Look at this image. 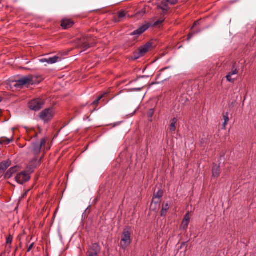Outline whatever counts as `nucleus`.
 Here are the masks:
<instances>
[{
  "instance_id": "c756f323",
  "label": "nucleus",
  "mask_w": 256,
  "mask_h": 256,
  "mask_svg": "<svg viewBox=\"0 0 256 256\" xmlns=\"http://www.w3.org/2000/svg\"><path fill=\"white\" fill-rule=\"evenodd\" d=\"M119 18H122L126 16V14L124 10H120L118 13Z\"/></svg>"
},
{
  "instance_id": "4be33fe9",
  "label": "nucleus",
  "mask_w": 256,
  "mask_h": 256,
  "mask_svg": "<svg viewBox=\"0 0 256 256\" xmlns=\"http://www.w3.org/2000/svg\"><path fill=\"white\" fill-rule=\"evenodd\" d=\"M223 118L224 120V122L222 124V129L225 130L226 128V126L229 121L228 112H226L223 114Z\"/></svg>"
},
{
  "instance_id": "f8f14e48",
  "label": "nucleus",
  "mask_w": 256,
  "mask_h": 256,
  "mask_svg": "<svg viewBox=\"0 0 256 256\" xmlns=\"http://www.w3.org/2000/svg\"><path fill=\"white\" fill-rule=\"evenodd\" d=\"M40 165V161H38L36 157L34 158L26 166L27 171L30 174L34 172V170Z\"/></svg>"
},
{
  "instance_id": "6e6552de",
  "label": "nucleus",
  "mask_w": 256,
  "mask_h": 256,
  "mask_svg": "<svg viewBox=\"0 0 256 256\" xmlns=\"http://www.w3.org/2000/svg\"><path fill=\"white\" fill-rule=\"evenodd\" d=\"M15 179L18 183L23 184L30 180V173L28 171H22L17 174Z\"/></svg>"
},
{
  "instance_id": "aec40b11",
  "label": "nucleus",
  "mask_w": 256,
  "mask_h": 256,
  "mask_svg": "<svg viewBox=\"0 0 256 256\" xmlns=\"http://www.w3.org/2000/svg\"><path fill=\"white\" fill-rule=\"evenodd\" d=\"M170 206L168 203H166L164 204H163L162 209L160 212V216H166L167 214V211L169 209Z\"/></svg>"
},
{
  "instance_id": "c85d7f7f",
  "label": "nucleus",
  "mask_w": 256,
  "mask_h": 256,
  "mask_svg": "<svg viewBox=\"0 0 256 256\" xmlns=\"http://www.w3.org/2000/svg\"><path fill=\"white\" fill-rule=\"evenodd\" d=\"M189 220H190V218L188 216V214H187L184 216V218L182 221V224H184L185 226H187L188 224Z\"/></svg>"
},
{
  "instance_id": "58836bf2",
  "label": "nucleus",
  "mask_w": 256,
  "mask_h": 256,
  "mask_svg": "<svg viewBox=\"0 0 256 256\" xmlns=\"http://www.w3.org/2000/svg\"><path fill=\"white\" fill-rule=\"evenodd\" d=\"M198 21H196V22L194 24L193 26H192V29L194 28V26H196L197 25V24H198Z\"/></svg>"
},
{
  "instance_id": "de8ad7c7",
  "label": "nucleus",
  "mask_w": 256,
  "mask_h": 256,
  "mask_svg": "<svg viewBox=\"0 0 256 256\" xmlns=\"http://www.w3.org/2000/svg\"><path fill=\"white\" fill-rule=\"evenodd\" d=\"M144 77H145V76H142L140 78H144Z\"/></svg>"
},
{
  "instance_id": "a18cd8bd",
  "label": "nucleus",
  "mask_w": 256,
  "mask_h": 256,
  "mask_svg": "<svg viewBox=\"0 0 256 256\" xmlns=\"http://www.w3.org/2000/svg\"><path fill=\"white\" fill-rule=\"evenodd\" d=\"M5 255V253H2L0 254V256H4Z\"/></svg>"
},
{
  "instance_id": "7c9ffc66",
  "label": "nucleus",
  "mask_w": 256,
  "mask_h": 256,
  "mask_svg": "<svg viewBox=\"0 0 256 256\" xmlns=\"http://www.w3.org/2000/svg\"><path fill=\"white\" fill-rule=\"evenodd\" d=\"M13 240V237L12 235L10 234L9 236L6 237V243L7 244H11Z\"/></svg>"
},
{
  "instance_id": "f704fd0d",
  "label": "nucleus",
  "mask_w": 256,
  "mask_h": 256,
  "mask_svg": "<svg viewBox=\"0 0 256 256\" xmlns=\"http://www.w3.org/2000/svg\"><path fill=\"white\" fill-rule=\"evenodd\" d=\"M144 88V86H142L141 87H139V88H131V91H132V92H137V91H140L141 90Z\"/></svg>"
},
{
  "instance_id": "37998d69",
  "label": "nucleus",
  "mask_w": 256,
  "mask_h": 256,
  "mask_svg": "<svg viewBox=\"0 0 256 256\" xmlns=\"http://www.w3.org/2000/svg\"><path fill=\"white\" fill-rule=\"evenodd\" d=\"M3 99L4 98L0 96V102H1L2 101Z\"/></svg>"
},
{
  "instance_id": "9b49d317",
  "label": "nucleus",
  "mask_w": 256,
  "mask_h": 256,
  "mask_svg": "<svg viewBox=\"0 0 256 256\" xmlns=\"http://www.w3.org/2000/svg\"><path fill=\"white\" fill-rule=\"evenodd\" d=\"M150 24H145L140 27L137 30H134L131 34H130V36H136V38L142 34L144 32H146L150 27Z\"/></svg>"
},
{
  "instance_id": "cd10ccee",
  "label": "nucleus",
  "mask_w": 256,
  "mask_h": 256,
  "mask_svg": "<svg viewBox=\"0 0 256 256\" xmlns=\"http://www.w3.org/2000/svg\"><path fill=\"white\" fill-rule=\"evenodd\" d=\"M200 32V30H196L194 32H190L188 36L187 40H190L194 35L198 34Z\"/></svg>"
},
{
  "instance_id": "2eb2a0df",
  "label": "nucleus",
  "mask_w": 256,
  "mask_h": 256,
  "mask_svg": "<svg viewBox=\"0 0 256 256\" xmlns=\"http://www.w3.org/2000/svg\"><path fill=\"white\" fill-rule=\"evenodd\" d=\"M18 168L17 166L10 168L4 174V178L6 180L10 179L12 176L17 172Z\"/></svg>"
},
{
  "instance_id": "ea45409f",
  "label": "nucleus",
  "mask_w": 256,
  "mask_h": 256,
  "mask_svg": "<svg viewBox=\"0 0 256 256\" xmlns=\"http://www.w3.org/2000/svg\"><path fill=\"white\" fill-rule=\"evenodd\" d=\"M44 157V154L42 156H41L39 160H38V161H40V164H41V161Z\"/></svg>"
},
{
  "instance_id": "0eeeda50",
  "label": "nucleus",
  "mask_w": 256,
  "mask_h": 256,
  "mask_svg": "<svg viewBox=\"0 0 256 256\" xmlns=\"http://www.w3.org/2000/svg\"><path fill=\"white\" fill-rule=\"evenodd\" d=\"M44 104V102L42 99L36 98L29 102L28 106L31 110L36 112L40 110Z\"/></svg>"
},
{
  "instance_id": "473e14b6",
  "label": "nucleus",
  "mask_w": 256,
  "mask_h": 256,
  "mask_svg": "<svg viewBox=\"0 0 256 256\" xmlns=\"http://www.w3.org/2000/svg\"><path fill=\"white\" fill-rule=\"evenodd\" d=\"M187 244H188V242H182L181 244V246H180V248L182 249L183 247H184L185 248L184 252H186L187 251Z\"/></svg>"
},
{
  "instance_id": "a211bd4d",
  "label": "nucleus",
  "mask_w": 256,
  "mask_h": 256,
  "mask_svg": "<svg viewBox=\"0 0 256 256\" xmlns=\"http://www.w3.org/2000/svg\"><path fill=\"white\" fill-rule=\"evenodd\" d=\"M168 4V2L166 0H164L161 2L160 5L158 6V8L162 10L164 12L166 13L170 9Z\"/></svg>"
},
{
  "instance_id": "f257e3e1",
  "label": "nucleus",
  "mask_w": 256,
  "mask_h": 256,
  "mask_svg": "<svg viewBox=\"0 0 256 256\" xmlns=\"http://www.w3.org/2000/svg\"><path fill=\"white\" fill-rule=\"evenodd\" d=\"M93 37L91 35L84 36L77 39V47L82 49L80 53L86 50L90 47L95 46V43L92 42Z\"/></svg>"
},
{
  "instance_id": "e433bc0d",
  "label": "nucleus",
  "mask_w": 256,
  "mask_h": 256,
  "mask_svg": "<svg viewBox=\"0 0 256 256\" xmlns=\"http://www.w3.org/2000/svg\"><path fill=\"white\" fill-rule=\"evenodd\" d=\"M34 242H32V243L30 246H28V250H27V252H30L31 250L32 249V248H33L34 246Z\"/></svg>"
},
{
  "instance_id": "20e7f679",
  "label": "nucleus",
  "mask_w": 256,
  "mask_h": 256,
  "mask_svg": "<svg viewBox=\"0 0 256 256\" xmlns=\"http://www.w3.org/2000/svg\"><path fill=\"white\" fill-rule=\"evenodd\" d=\"M152 46V44L151 42H147L138 48V50L134 52L132 55L130 56V59L135 60L144 56Z\"/></svg>"
},
{
  "instance_id": "72a5a7b5",
  "label": "nucleus",
  "mask_w": 256,
  "mask_h": 256,
  "mask_svg": "<svg viewBox=\"0 0 256 256\" xmlns=\"http://www.w3.org/2000/svg\"><path fill=\"white\" fill-rule=\"evenodd\" d=\"M232 76L229 73L227 74V76H226V80L230 82H233L234 81V80L232 78Z\"/></svg>"
},
{
  "instance_id": "7ed1b4c3",
  "label": "nucleus",
  "mask_w": 256,
  "mask_h": 256,
  "mask_svg": "<svg viewBox=\"0 0 256 256\" xmlns=\"http://www.w3.org/2000/svg\"><path fill=\"white\" fill-rule=\"evenodd\" d=\"M35 80V78L32 75H28L16 80L14 86L17 88H22L24 86H32L36 84Z\"/></svg>"
},
{
  "instance_id": "f3484780",
  "label": "nucleus",
  "mask_w": 256,
  "mask_h": 256,
  "mask_svg": "<svg viewBox=\"0 0 256 256\" xmlns=\"http://www.w3.org/2000/svg\"><path fill=\"white\" fill-rule=\"evenodd\" d=\"M12 162L9 159L1 162L0 163V172H2L4 173L6 169L10 166Z\"/></svg>"
},
{
  "instance_id": "c9c22d12",
  "label": "nucleus",
  "mask_w": 256,
  "mask_h": 256,
  "mask_svg": "<svg viewBox=\"0 0 256 256\" xmlns=\"http://www.w3.org/2000/svg\"><path fill=\"white\" fill-rule=\"evenodd\" d=\"M164 22V20H158L154 23V26H158V25L160 24H162Z\"/></svg>"
},
{
  "instance_id": "393cba45",
  "label": "nucleus",
  "mask_w": 256,
  "mask_h": 256,
  "mask_svg": "<svg viewBox=\"0 0 256 256\" xmlns=\"http://www.w3.org/2000/svg\"><path fill=\"white\" fill-rule=\"evenodd\" d=\"M154 108H150L148 110V114H147V115H148V116L149 118V121L150 122H152V118L154 116Z\"/></svg>"
},
{
  "instance_id": "bb28decb",
  "label": "nucleus",
  "mask_w": 256,
  "mask_h": 256,
  "mask_svg": "<svg viewBox=\"0 0 256 256\" xmlns=\"http://www.w3.org/2000/svg\"><path fill=\"white\" fill-rule=\"evenodd\" d=\"M146 14V8H144L142 10L136 13V16L138 18H140L144 14Z\"/></svg>"
},
{
  "instance_id": "9d476101",
  "label": "nucleus",
  "mask_w": 256,
  "mask_h": 256,
  "mask_svg": "<svg viewBox=\"0 0 256 256\" xmlns=\"http://www.w3.org/2000/svg\"><path fill=\"white\" fill-rule=\"evenodd\" d=\"M108 95V92H104L100 96H98L96 99L92 102L90 105V106H94L96 108L94 109V110H96V108L98 106V104L102 103V105H104L106 104V103L107 102V100H105L104 98L106 96Z\"/></svg>"
},
{
  "instance_id": "09e8293b",
  "label": "nucleus",
  "mask_w": 256,
  "mask_h": 256,
  "mask_svg": "<svg viewBox=\"0 0 256 256\" xmlns=\"http://www.w3.org/2000/svg\"><path fill=\"white\" fill-rule=\"evenodd\" d=\"M154 84V82H152V83L151 84V85H153V84Z\"/></svg>"
},
{
  "instance_id": "49530a36",
  "label": "nucleus",
  "mask_w": 256,
  "mask_h": 256,
  "mask_svg": "<svg viewBox=\"0 0 256 256\" xmlns=\"http://www.w3.org/2000/svg\"><path fill=\"white\" fill-rule=\"evenodd\" d=\"M168 68H165L162 69V70L167 69Z\"/></svg>"
},
{
  "instance_id": "b1692460",
  "label": "nucleus",
  "mask_w": 256,
  "mask_h": 256,
  "mask_svg": "<svg viewBox=\"0 0 256 256\" xmlns=\"http://www.w3.org/2000/svg\"><path fill=\"white\" fill-rule=\"evenodd\" d=\"M238 68L236 66V63H234L232 64V70L230 72H229V74H230L231 75H234L238 74Z\"/></svg>"
},
{
  "instance_id": "6ab92c4d",
  "label": "nucleus",
  "mask_w": 256,
  "mask_h": 256,
  "mask_svg": "<svg viewBox=\"0 0 256 256\" xmlns=\"http://www.w3.org/2000/svg\"><path fill=\"white\" fill-rule=\"evenodd\" d=\"M160 198L153 196L150 208L154 210H155L156 209L157 206L160 205Z\"/></svg>"
},
{
  "instance_id": "f03ea898",
  "label": "nucleus",
  "mask_w": 256,
  "mask_h": 256,
  "mask_svg": "<svg viewBox=\"0 0 256 256\" xmlns=\"http://www.w3.org/2000/svg\"><path fill=\"white\" fill-rule=\"evenodd\" d=\"M131 234V227L128 226L125 228L122 232V240L120 242V247L124 250H126L128 246L132 242Z\"/></svg>"
},
{
  "instance_id": "5701e85b",
  "label": "nucleus",
  "mask_w": 256,
  "mask_h": 256,
  "mask_svg": "<svg viewBox=\"0 0 256 256\" xmlns=\"http://www.w3.org/2000/svg\"><path fill=\"white\" fill-rule=\"evenodd\" d=\"M13 140L12 138H0V144H8Z\"/></svg>"
},
{
  "instance_id": "c03bdc74",
  "label": "nucleus",
  "mask_w": 256,
  "mask_h": 256,
  "mask_svg": "<svg viewBox=\"0 0 256 256\" xmlns=\"http://www.w3.org/2000/svg\"><path fill=\"white\" fill-rule=\"evenodd\" d=\"M38 136V134L37 133H36L34 138H37Z\"/></svg>"
},
{
  "instance_id": "a19ab883",
  "label": "nucleus",
  "mask_w": 256,
  "mask_h": 256,
  "mask_svg": "<svg viewBox=\"0 0 256 256\" xmlns=\"http://www.w3.org/2000/svg\"><path fill=\"white\" fill-rule=\"evenodd\" d=\"M17 250H18V248L16 247V249L14 250V256H15L16 252L17 251Z\"/></svg>"
},
{
  "instance_id": "a878e982",
  "label": "nucleus",
  "mask_w": 256,
  "mask_h": 256,
  "mask_svg": "<svg viewBox=\"0 0 256 256\" xmlns=\"http://www.w3.org/2000/svg\"><path fill=\"white\" fill-rule=\"evenodd\" d=\"M164 194V192L162 190H159L156 193L154 194V197L160 198L162 197Z\"/></svg>"
},
{
  "instance_id": "39448f33",
  "label": "nucleus",
  "mask_w": 256,
  "mask_h": 256,
  "mask_svg": "<svg viewBox=\"0 0 256 256\" xmlns=\"http://www.w3.org/2000/svg\"><path fill=\"white\" fill-rule=\"evenodd\" d=\"M46 142V138H43L41 140L40 142H32L28 147L30 151L35 156L40 154L42 148L45 146Z\"/></svg>"
},
{
  "instance_id": "4c0bfd02",
  "label": "nucleus",
  "mask_w": 256,
  "mask_h": 256,
  "mask_svg": "<svg viewBox=\"0 0 256 256\" xmlns=\"http://www.w3.org/2000/svg\"><path fill=\"white\" fill-rule=\"evenodd\" d=\"M68 52H64L62 54H59L58 56L62 57V56H66Z\"/></svg>"
},
{
  "instance_id": "2f4dec72",
  "label": "nucleus",
  "mask_w": 256,
  "mask_h": 256,
  "mask_svg": "<svg viewBox=\"0 0 256 256\" xmlns=\"http://www.w3.org/2000/svg\"><path fill=\"white\" fill-rule=\"evenodd\" d=\"M168 4L172 5H175L178 2V0H166Z\"/></svg>"
},
{
  "instance_id": "ddd939ff",
  "label": "nucleus",
  "mask_w": 256,
  "mask_h": 256,
  "mask_svg": "<svg viewBox=\"0 0 256 256\" xmlns=\"http://www.w3.org/2000/svg\"><path fill=\"white\" fill-rule=\"evenodd\" d=\"M62 59V57L56 56L48 58H43L40 60L41 62H47L48 64H54L58 62H60Z\"/></svg>"
},
{
  "instance_id": "423d86ee",
  "label": "nucleus",
  "mask_w": 256,
  "mask_h": 256,
  "mask_svg": "<svg viewBox=\"0 0 256 256\" xmlns=\"http://www.w3.org/2000/svg\"><path fill=\"white\" fill-rule=\"evenodd\" d=\"M54 114L52 108H47L40 112V118L44 123H48L54 118Z\"/></svg>"
},
{
  "instance_id": "dca6fc26",
  "label": "nucleus",
  "mask_w": 256,
  "mask_h": 256,
  "mask_svg": "<svg viewBox=\"0 0 256 256\" xmlns=\"http://www.w3.org/2000/svg\"><path fill=\"white\" fill-rule=\"evenodd\" d=\"M212 178H217L219 177L220 174V167L216 164H214L212 168Z\"/></svg>"
},
{
  "instance_id": "412c9836",
  "label": "nucleus",
  "mask_w": 256,
  "mask_h": 256,
  "mask_svg": "<svg viewBox=\"0 0 256 256\" xmlns=\"http://www.w3.org/2000/svg\"><path fill=\"white\" fill-rule=\"evenodd\" d=\"M178 122L176 118H173L171 120V123L170 127V130L172 132H175L176 130V124Z\"/></svg>"
},
{
  "instance_id": "4468645a",
  "label": "nucleus",
  "mask_w": 256,
  "mask_h": 256,
  "mask_svg": "<svg viewBox=\"0 0 256 256\" xmlns=\"http://www.w3.org/2000/svg\"><path fill=\"white\" fill-rule=\"evenodd\" d=\"M74 22L70 19L64 18L61 21V26L64 30H66L72 28L74 24Z\"/></svg>"
},
{
  "instance_id": "79ce46f5",
  "label": "nucleus",
  "mask_w": 256,
  "mask_h": 256,
  "mask_svg": "<svg viewBox=\"0 0 256 256\" xmlns=\"http://www.w3.org/2000/svg\"><path fill=\"white\" fill-rule=\"evenodd\" d=\"M4 172H0V178L2 176Z\"/></svg>"
},
{
  "instance_id": "1a4fd4ad",
  "label": "nucleus",
  "mask_w": 256,
  "mask_h": 256,
  "mask_svg": "<svg viewBox=\"0 0 256 256\" xmlns=\"http://www.w3.org/2000/svg\"><path fill=\"white\" fill-rule=\"evenodd\" d=\"M100 250L101 248L98 243L92 244L87 252L88 256H98Z\"/></svg>"
}]
</instances>
